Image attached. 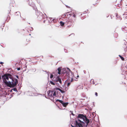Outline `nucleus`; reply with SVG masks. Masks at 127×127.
I'll return each mask as SVG.
<instances>
[{
  "instance_id": "45",
  "label": "nucleus",
  "mask_w": 127,
  "mask_h": 127,
  "mask_svg": "<svg viewBox=\"0 0 127 127\" xmlns=\"http://www.w3.org/2000/svg\"><path fill=\"white\" fill-rule=\"evenodd\" d=\"M52 19V18H50V19H51V20Z\"/></svg>"
},
{
  "instance_id": "35",
  "label": "nucleus",
  "mask_w": 127,
  "mask_h": 127,
  "mask_svg": "<svg viewBox=\"0 0 127 127\" xmlns=\"http://www.w3.org/2000/svg\"><path fill=\"white\" fill-rule=\"evenodd\" d=\"M3 63L2 62H1L0 63V64H3Z\"/></svg>"
},
{
  "instance_id": "11",
  "label": "nucleus",
  "mask_w": 127,
  "mask_h": 127,
  "mask_svg": "<svg viewBox=\"0 0 127 127\" xmlns=\"http://www.w3.org/2000/svg\"><path fill=\"white\" fill-rule=\"evenodd\" d=\"M56 102L59 101L61 103H62H62L63 102V101L62 100H59V99H56Z\"/></svg>"
},
{
  "instance_id": "8",
  "label": "nucleus",
  "mask_w": 127,
  "mask_h": 127,
  "mask_svg": "<svg viewBox=\"0 0 127 127\" xmlns=\"http://www.w3.org/2000/svg\"><path fill=\"white\" fill-rule=\"evenodd\" d=\"M68 102H65L64 103L63 102L62 103V104H63V106L64 107H66L67 105L68 104Z\"/></svg>"
},
{
  "instance_id": "43",
  "label": "nucleus",
  "mask_w": 127,
  "mask_h": 127,
  "mask_svg": "<svg viewBox=\"0 0 127 127\" xmlns=\"http://www.w3.org/2000/svg\"><path fill=\"white\" fill-rule=\"evenodd\" d=\"M93 116L95 117V115H94V114H93Z\"/></svg>"
},
{
  "instance_id": "28",
  "label": "nucleus",
  "mask_w": 127,
  "mask_h": 127,
  "mask_svg": "<svg viewBox=\"0 0 127 127\" xmlns=\"http://www.w3.org/2000/svg\"><path fill=\"white\" fill-rule=\"evenodd\" d=\"M21 69V68L20 67H18L17 68V69L18 70H20Z\"/></svg>"
},
{
  "instance_id": "29",
  "label": "nucleus",
  "mask_w": 127,
  "mask_h": 127,
  "mask_svg": "<svg viewBox=\"0 0 127 127\" xmlns=\"http://www.w3.org/2000/svg\"><path fill=\"white\" fill-rule=\"evenodd\" d=\"M95 95L96 96H97L98 95L97 93L96 92H95Z\"/></svg>"
},
{
  "instance_id": "40",
  "label": "nucleus",
  "mask_w": 127,
  "mask_h": 127,
  "mask_svg": "<svg viewBox=\"0 0 127 127\" xmlns=\"http://www.w3.org/2000/svg\"><path fill=\"white\" fill-rule=\"evenodd\" d=\"M1 79V77L0 75V80Z\"/></svg>"
},
{
  "instance_id": "42",
  "label": "nucleus",
  "mask_w": 127,
  "mask_h": 127,
  "mask_svg": "<svg viewBox=\"0 0 127 127\" xmlns=\"http://www.w3.org/2000/svg\"><path fill=\"white\" fill-rule=\"evenodd\" d=\"M77 77H79V75H77Z\"/></svg>"
},
{
  "instance_id": "7",
  "label": "nucleus",
  "mask_w": 127,
  "mask_h": 127,
  "mask_svg": "<svg viewBox=\"0 0 127 127\" xmlns=\"http://www.w3.org/2000/svg\"><path fill=\"white\" fill-rule=\"evenodd\" d=\"M70 12H67L65 13L64 15H63V16L64 17L65 16H67L68 17H70L71 15V14H69Z\"/></svg>"
},
{
  "instance_id": "9",
  "label": "nucleus",
  "mask_w": 127,
  "mask_h": 127,
  "mask_svg": "<svg viewBox=\"0 0 127 127\" xmlns=\"http://www.w3.org/2000/svg\"><path fill=\"white\" fill-rule=\"evenodd\" d=\"M31 70L33 72H35L36 71V69L35 68H32V69H31Z\"/></svg>"
},
{
  "instance_id": "34",
  "label": "nucleus",
  "mask_w": 127,
  "mask_h": 127,
  "mask_svg": "<svg viewBox=\"0 0 127 127\" xmlns=\"http://www.w3.org/2000/svg\"><path fill=\"white\" fill-rule=\"evenodd\" d=\"M47 74L48 75V77L49 76V74H50V72H47Z\"/></svg>"
},
{
  "instance_id": "47",
  "label": "nucleus",
  "mask_w": 127,
  "mask_h": 127,
  "mask_svg": "<svg viewBox=\"0 0 127 127\" xmlns=\"http://www.w3.org/2000/svg\"><path fill=\"white\" fill-rule=\"evenodd\" d=\"M37 95H35V96H37Z\"/></svg>"
},
{
  "instance_id": "31",
  "label": "nucleus",
  "mask_w": 127,
  "mask_h": 127,
  "mask_svg": "<svg viewBox=\"0 0 127 127\" xmlns=\"http://www.w3.org/2000/svg\"><path fill=\"white\" fill-rule=\"evenodd\" d=\"M73 17H74V18H75V17H76V15H75V14H73Z\"/></svg>"
},
{
  "instance_id": "24",
  "label": "nucleus",
  "mask_w": 127,
  "mask_h": 127,
  "mask_svg": "<svg viewBox=\"0 0 127 127\" xmlns=\"http://www.w3.org/2000/svg\"><path fill=\"white\" fill-rule=\"evenodd\" d=\"M58 73L59 74H60L61 73V71L60 70H59V71H58Z\"/></svg>"
},
{
  "instance_id": "15",
  "label": "nucleus",
  "mask_w": 127,
  "mask_h": 127,
  "mask_svg": "<svg viewBox=\"0 0 127 127\" xmlns=\"http://www.w3.org/2000/svg\"><path fill=\"white\" fill-rule=\"evenodd\" d=\"M52 21V22H53L54 23H55L57 22V20L55 19H53Z\"/></svg>"
},
{
  "instance_id": "44",
  "label": "nucleus",
  "mask_w": 127,
  "mask_h": 127,
  "mask_svg": "<svg viewBox=\"0 0 127 127\" xmlns=\"http://www.w3.org/2000/svg\"><path fill=\"white\" fill-rule=\"evenodd\" d=\"M7 18H9V17H7Z\"/></svg>"
},
{
  "instance_id": "20",
  "label": "nucleus",
  "mask_w": 127,
  "mask_h": 127,
  "mask_svg": "<svg viewBox=\"0 0 127 127\" xmlns=\"http://www.w3.org/2000/svg\"><path fill=\"white\" fill-rule=\"evenodd\" d=\"M59 91L62 93H65V92L64 91H62L61 89H60Z\"/></svg>"
},
{
  "instance_id": "17",
  "label": "nucleus",
  "mask_w": 127,
  "mask_h": 127,
  "mask_svg": "<svg viewBox=\"0 0 127 127\" xmlns=\"http://www.w3.org/2000/svg\"><path fill=\"white\" fill-rule=\"evenodd\" d=\"M50 83L53 85H55V83L52 81H50Z\"/></svg>"
},
{
  "instance_id": "38",
  "label": "nucleus",
  "mask_w": 127,
  "mask_h": 127,
  "mask_svg": "<svg viewBox=\"0 0 127 127\" xmlns=\"http://www.w3.org/2000/svg\"><path fill=\"white\" fill-rule=\"evenodd\" d=\"M66 7H68V8H69V7L67 5H66Z\"/></svg>"
},
{
  "instance_id": "16",
  "label": "nucleus",
  "mask_w": 127,
  "mask_h": 127,
  "mask_svg": "<svg viewBox=\"0 0 127 127\" xmlns=\"http://www.w3.org/2000/svg\"><path fill=\"white\" fill-rule=\"evenodd\" d=\"M119 56L120 57L122 60L124 61V58L123 57H122L120 55H119Z\"/></svg>"
},
{
  "instance_id": "23",
  "label": "nucleus",
  "mask_w": 127,
  "mask_h": 127,
  "mask_svg": "<svg viewBox=\"0 0 127 127\" xmlns=\"http://www.w3.org/2000/svg\"><path fill=\"white\" fill-rule=\"evenodd\" d=\"M53 76L52 74H50V77L51 78H52L53 77Z\"/></svg>"
},
{
  "instance_id": "10",
  "label": "nucleus",
  "mask_w": 127,
  "mask_h": 127,
  "mask_svg": "<svg viewBox=\"0 0 127 127\" xmlns=\"http://www.w3.org/2000/svg\"><path fill=\"white\" fill-rule=\"evenodd\" d=\"M37 17L39 20H41V19L42 18L41 15L38 16Z\"/></svg>"
},
{
  "instance_id": "25",
  "label": "nucleus",
  "mask_w": 127,
  "mask_h": 127,
  "mask_svg": "<svg viewBox=\"0 0 127 127\" xmlns=\"http://www.w3.org/2000/svg\"><path fill=\"white\" fill-rule=\"evenodd\" d=\"M70 82L68 83L67 84V86H68V87L70 85Z\"/></svg>"
},
{
  "instance_id": "2",
  "label": "nucleus",
  "mask_w": 127,
  "mask_h": 127,
  "mask_svg": "<svg viewBox=\"0 0 127 127\" xmlns=\"http://www.w3.org/2000/svg\"><path fill=\"white\" fill-rule=\"evenodd\" d=\"M78 120L75 121V127L78 125L79 127H87L90 122V121L86 116L82 114H79L78 116Z\"/></svg>"
},
{
  "instance_id": "30",
  "label": "nucleus",
  "mask_w": 127,
  "mask_h": 127,
  "mask_svg": "<svg viewBox=\"0 0 127 127\" xmlns=\"http://www.w3.org/2000/svg\"><path fill=\"white\" fill-rule=\"evenodd\" d=\"M58 71H59V70H60V71H61V68H59L58 69Z\"/></svg>"
},
{
  "instance_id": "1",
  "label": "nucleus",
  "mask_w": 127,
  "mask_h": 127,
  "mask_svg": "<svg viewBox=\"0 0 127 127\" xmlns=\"http://www.w3.org/2000/svg\"><path fill=\"white\" fill-rule=\"evenodd\" d=\"M3 83L7 86H10L14 87L18 83L17 79L14 78L13 76L9 73H5L2 76Z\"/></svg>"
},
{
  "instance_id": "14",
  "label": "nucleus",
  "mask_w": 127,
  "mask_h": 127,
  "mask_svg": "<svg viewBox=\"0 0 127 127\" xmlns=\"http://www.w3.org/2000/svg\"><path fill=\"white\" fill-rule=\"evenodd\" d=\"M16 15H20V16H21L20 13L19 11H18L16 13Z\"/></svg>"
},
{
  "instance_id": "36",
  "label": "nucleus",
  "mask_w": 127,
  "mask_h": 127,
  "mask_svg": "<svg viewBox=\"0 0 127 127\" xmlns=\"http://www.w3.org/2000/svg\"><path fill=\"white\" fill-rule=\"evenodd\" d=\"M66 20H67V21H66V22H68L69 21V20L68 19H66Z\"/></svg>"
},
{
  "instance_id": "41",
  "label": "nucleus",
  "mask_w": 127,
  "mask_h": 127,
  "mask_svg": "<svg viewBox=\"0 0 127 127\" xmlns=\"http://www.w3.org/2000/svg\"><path fill=\"white\" fill-rule=\"evenodd\" d=\"M37 95H41V94H38Z\"/></svg>"
},
{
  "instance_id": "13",
  "label": "nucleus",
  "mask_w": 127,
  "mask_h": 127,
  "mask_svg": "<svg viewBox=\"0 0 127 127\" xmlns=\"http://www.w3.org/2000/svg\"><path fill=\"white\" fill-rule=\"evenodd\" d=\"M90 81L91 83V84H95V82H94V80L92 79Z\"/></svg>"
},
{
  "instance_id": "18",
  "label": "nucleus",
  "mask_w": 127,
  "mask_h": 127,
  "mask_svg": "<svg viewBox=\"0 0 127 127\" xmlns=\"http://www.w3.org/2000/svg\"><path fill=\"white\" fill-rule=\"evenodd\" d=\"M12 90H13L14 91H16L17 92V89L16 88H14L13 89H12V90L11 91H12Z\"/></svg>"
},
{
  "instance_id": "37",
  "label": "nucleus",
  "mask_w": 127,
  "mask_h": 127,
  "mask_svg": "<svg viewBox=\"0 0 127 127\" xmlns=\"http://www.w3.org/2000/svg\"><path fill=\"white\" fill-rule=\"evenodd\" d=\"M71 127H75V126H72V125H71Z\"/></svg>"
},
{
  "instance_id": "48",
  "label": "nucleus",
  "mask_w": 127,
  "mask_h": 127,
  "mask_svg": "<svg viewBox=\"0 0 127 127\" xmlns=\"http://www.w3.org/2000/svg\"><path fill=\"white\" fill-rule=\"evenodd\" d=\"M116 16H117V15H116Z\"/></svg>"
},
{
  "instance_id": "39",
  "label": "nucleus",
  "mask_w": 127,
  "mask_h": 127,
  "mask_svg": "<svg viewBox=\"0 0 127 127\" xmlns=\"http://www.w3.org/2000/svg\"><path fill=\"white\" fill-rule=\"evenodd\" d=\"M45 20H44V21H43V22L44 23H45Z\"/></svg>"
},
{
  "instance_id": "33",
  "label": "nucleus",
  "mask_w": 127,
  "mask_h": 127,
  "mask_svg": "<svg viewBox=\"0 0 127 127\" xmlns=\"http://www.w3.org/2000/svg\"><path fill=\"white\" fill-rule=\"evenodd\" d=\"M50 98V99L51 100H52L53 101V100H54V99H53V98Z\"/></svg>"
},
{
  "instance_id": "27",
  "label": "nucleus",
  "mask_w": 127,
  "mask_h": 127,
  "mask_svg": "<svg viewBox=\"0 0 127 127\" xmlns=\"http://www.w3.org/2000/svg\"><path fill=\"white\" fill-rule=\"evenodd\" d=\"M70 112H71V114L73 116H74V115L73 113V112L72 111H70Z\"/></svg>"
},
{
  "instance_id": "32",
  "label": "nucleus",
  "mask_w": 127,
  "mask_h": 127,
  "mask_svg": "<svg viewBox=\"0 0 127 127\" xmlns=\"http://www.w3.org/2000/svg\"><path fill=\"white\" fill-rule=\"evenodd\" d=\"M16 77L18 79H19V77L18 75H16Z\"/></svg>"
},
{
  "instance_id": "3",
  "label": "nucleus",
  "mask_w": 127,
  "mask_h": 127,
  "mask_svg": "<svg viewBox=\"0 0 127 127\" xmlns=\"http://www.w3.org/2000/svg\"><path fill=\"white\" fill-rule=\"evenodd\" d=\"M66 78L67 79L66 80H70V79H71V81H72L73 80V79L72 78V75L73 73L71 74V73H70V72H66Z\"/></svg>"
},
{
  "instance_id": "12",
  "label": "nucleus",
  "mask_w": 127,
  "mask_h": 127,
  "mask_svg": "<svg viewBox=\"0 0 127 127\" xmlns=\"http://www.w3.org/2000/svg\"><path fill=\"white\" fill-rule=\"evenodd\" d=\"M60 24L61 26H63L64 25V23L62 21H60Z\"/></svg>"
},
{
  "instance_id": "5",
  "label": "nucleus",
  "mask_w": 127,
  "mask_h": 127,
  "mask_svg": "<svg viewBox=\"0 0 127 127\" xmlns=\"http://www.w3.org/2000/svg\"><path fill=\"white\" fill-rule=\"evenodd\" d=\"M28 1L29 2V5L32 7H33L34 6V3L32 2V0H28Z\"/></svg>"
},
{
  "instance_id": "6",
  "label": "nucleus",
  "mask_w": 127,
  "mask_h": 127,
  "mask_svg": "<svg viewBox=\"0 0 127 127\" xmlns=\"http://www.w3.org/2000/svg\"><path fill=\"white\" fill-rule=\"evenodd\" d=\"M53 91H50L48 94V96L50 97L51 98H53V99H54V98L53 97Z\"/></svg>"
},
{
  "instance_id": "21",
  "label": "nucleus",
  "mask_w": 127,
  "mask_h": 127,
  "mask_svg": "<svg viewBox=\"0 0 127 127\" xmlns=\"http://www.w3.org/2000/svg\"><path fill=\"white\" fill-rule=\"evenodd\" d=\"M53 96H55L56 95V92H54V93H53Z\"/></svg>"
},
{
  "instance_id": "26",
  "label": "nucleus",
  "mask_w": 127,
  "mask_h": 127,
  "mask_svg": "<svg viewBox=\"0 0 127 127\" xmlns=\"http://www.w3.org/2000/svg\"><path fill=\"white\" fill-rule=\"evenodd\" d=\"M60 89L59 88H55V89L56 90H59V91L60 90Z\"/></svg>"
},
{
  "instance_id": "4",
  "label": "nucleus",
  "mask_w": 127,
  "mask_h": 127,
  "mask_svg": "<svg viewBox=\"0 0 127 127\" xmlns=\"http://www.w3.org/2000/svg\"><path fill=\"white\" fill-rule=\"evenodd\" d=\"M54 80L57 82H59L60 84L61 85L62 84V82L61 79L59 76H57L55 78V79Z\"/></svg>"
},
{
  "instance_id": "22",
  "label": "nucleus",
  "mask_w": 127,
  "mask_h": 127,
  "mask_svg": "<svg viewBox=\"0 0 127 127\" xmlns=\"http://www.w3.org/2000/svg\"><path fill=\"white\" fill-rule=\"evenodd\" d=\"M67 69L68 70L69 72H70V73H71V74H72V72L71 71V70L69 69V68H67Z\"/></svg>"
},
{
  "instance_id": "46",
  "label": "nucleus",
  "mask_w": 127,
  "mask_h": 127,
  "mask_svg": "<svg viewBox=\"0 0 127 127\" xmlns=\"http://www.w3.org/2000/svg\"><path fill=\"white\" fill-rule=\"evenodd\" d=\"M57 84H58V85H59V84H58V83H57Z\"/></svg>"
},
{
  "instance_id": "19",
  "label": "nucleus",
  "mask_w": 127,
  "mask_h": 127,
  "mask_svg": "<svg viewBox=\"0 0 127 127\" xmlns=\"http://www.w3.org/2000/svg\"><path fill=\"white\" fill-rule=\"evenodd\" d=\"M71 24H70V25L72 26H73L74 24V22L72 21L71 22Z\"/></svg>"
}]
</instances>
